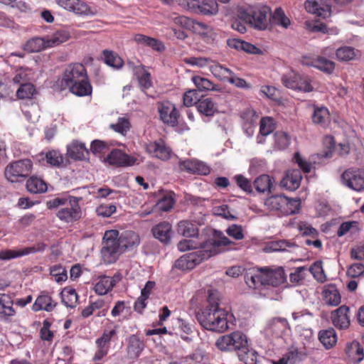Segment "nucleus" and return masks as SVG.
Wrapping results in <instances>:
<instances>
[{
	"instance_id": "nucleus-3",
	"label": "nucleus",
	"mask_w": 364,
	"mask_h": 364,
	"mask_svg": "<svg viewBox=\"0 0 364 364\" xmlns=\"http://www.w3.org/2000/svg\"><path fill=\"white\" fill-rule=\"evenodd\" d=\"M62 82L69 91L77 97L91 96L92 86L87 70L82 63H70L63 72Z\"/></svg>"
},
{
	"instance_id": "nucleus-37",
	"label": "nucleus",
	"mask_w": 364,
	"mask_h": 364,
	"mask_svg": "<svg viewBox=\"0 0 364 364\" xmlns=\"http://www.w3.org/2000/svg\"><path fill=\"white\" fill-rule=\"evenodd\" d=\"M62 302L69 308H75L78 302L79 296L76 290L71 287H65L61 293Z\"/></svg>"
},
{
	"instance_id": "nucleus-63",
	"label": "nucleus",
	"mask_w": 364,
	"mask_h": 364,
	"mask_svg": "<svg viewBox=\"0 0 364 364\" xmlns=\"http://www.w3.org/2000/svg\"><path fill=\"white\" fill-rule=\"evenodd\" d=\"M117 211L114 204H101L96 208L97 215L103 218H109Z\"/></svg>"
},
{
	"instance_id": "nucleus-4",
	"label": "nucleus",
	"mask_w": 364,
	"mask_h": 364,
	"mask_svg": "<svg viewBox=\"0 0 364 364\" xmlns=\"http://www.w3.org/2000/svg\"><path fill=\"white\" fill-rule=\"evenodd\" d=\"M227 237L222 235L218 240L215 238H208L206 240L199 242L198 249L196 251L186 254L195 268L196 266L200 264L212 256L220 252L223 247H226L232 244Z\"/></svg>"
},
{
	"instance_id": "nucleus-11",
	"label": "nucleus",
	"mask_w": 364,
	"mask_h": 364,
	"mask_svg": "<svg viewBox=\"0 0 364 364\" xmlns=\"http://www.w3.org/2000/svg\"><path fill=\"white\" fill-rule=\"evenodd\" d=\"M186 8L191 13L203 16H215L219 11L215 0H186Z\"/></svg>"
},
{
	"instance_id": "nucleus-5",
	"label": "nucleus",
	"mask_w": 364,
	"mask_h": 364,
	"mask_svg": "<svg viewBox=\"0 0 364 364\" xmlns=\"http://www.w3.org/2000/svg\"><path fill=\"white\" fill-rule=\"evenodd\" d=\"M80 198L69 196L68 197L55 198L47 201L48 209L63 206L57 213V217L65 223H73L81 218L82 212L79 205Z\"/></svg>"
},
{
	"instance_id": "nucleus-51",
	"label": "nucleus",
	"mask_w": 364,
	"mask_h": 364,
	"mask_svg": "<svg viewBox=\"0 0 364 364\" xmlns=\"http://www.w3.org/2000/svg\"><path fill=\"white\" fill-rule=\"evenodd\" d=\"M274 146L279 150L287 149L290 144V136L285 132L277 131L274 134Z\"/></svg>"
},
{
	"instance_id": "nucleus-7",
	"label": "nucleus",
	"mask_w": 364,
	"mask_h": 364,
	"mask_svg": "<svg viewBox=\"0 0 364 364\" xmlns=\"http://www.w3.org/2000/svg\"><path fill=\"white\" fill-rule=\"evenodd\" d=\"M265 208L278 215H289L299 212L301 202L299 199L286 197L284 195H273L264 200Z\"/></svg>"
},
{
	"instance_id": "nucleus-27",
	"label": "nucleus",
	"mask_w": 364,
	"mask_h": 364,
	"mask_svg": "<svg viewBox=\"0 0 364 364\" xmlns=\"http://www.w3.org/2000/svg\"><path fill=\"white\" fill-rule=\"evenodd\" d=\"M14 301L11 296L6 294H0V317L8 321L16 315L13 308Z\"/></svg>"
},
{
	"instance_id": "nucleus-15",
	"label": "nucleus",
	"mask_w": 364,
	"mask_h": 364,
	"mask_svg": "<svg viewBox=\"0 0 364 364\" xmlns=\"http://www.w3.org/2000/svg\"><path fill=\"white\" fill-rule=\"evenodd\" d=\"M173 23L183 28L192 31L200 35H206L212 28L207 24L196 21L185 16H178L173 19Z\"/></svg>"
},
{
	"instance_id": "nucleus-8",
	"label": "nucleus",
	"mask_w": 364,
	"mask_h": 364,
	"mask_svg": "<svg viewBox=\"0 0 364 364\" xmlns=\"http://www.w3.org/2000/svg\"><path fill=\"white\" fill-rule=\"evenodd\" d=\"M33 169V162L29 159H20L9 163L5 168L4 176L11 183H17L27 178Z\"/></svg>"
},
{
	"instance_id": "nucleus-13",
	"label": "nucleus",
	"mask_w": 364,
	"mask_h": 364,
	"mask_svg": "<svg viewBox=\"0 0 364 364\" xmlns=\"http://www.w3.org/2000/svg\"><path fill=\"white\" fill-rule=\"evenodd\" d=\"M145 151L152 158L161 161H168L172 154V149L164 140L159 139L149 141L144 145Z\"/></svg>"
},
{
	"instance_id": "nucleus-47",
	"label": "nucleus",
	"mask_w": 364,
	"mask_h": 364,
	"mask_svg": "<svg viewBox=\"0 0 364 364\" xmlns=\"http://www.w3.org/2000/svg\"><path fill=\"white\" fill-rule=\"evenodd\" d=\"M269 23L287 28L290 24V20L281 8H277L273 14L270 12Z\"/></svg>"
},
{
	"instance_id": "nucleus-32",
	"label": "nucleus",
	"mask_w": 364,
	"mask_h": 364,
	"mask_svg": "<svg viewBox=\"0 0 364 364\" xmlns=\"http://www.w3.org/2000/svg\"><path fill=\"white\" fill-rule=\"evenodd\" d=\"M196 107L198 111L205 117H213L218 111L216 103L210 97L199 99Z\"/></svg>"
},
{
	"instance_id": "nucleus-33",
	"label": "nucleus",
	"mask_w": 364,
	"mask_h": 364,
	"mask_svg": "<svg viewBox=\"0 0 364 364\" xmlns=\"http://www.w3.org/2000/svg\"><path fill=\"white\" fill-rule=\"evenodd\" d=\"M346 353L348 359L353 363H360L364 358L363 348L358 341H353L347 345Z\"/></svg>"
},
{
	"instance_id": "nucleus-35",
	"label": "nucleus",
	"mask_w": 364,
	"mask_h": 364,
	"mask_svg": "<svg viewBox=\"0 0 364 364\" xmlns=\"http://www.w3.org/2000/svg\"><path fill=\"white\" fill-rule=\"evenodd\" d=\"M46 37H33L26 41L23 45V50L28 53H38L46 48L47 47Z\"/></svg>"
},
{
	"instance_id": "nucleus-55",
	"label": "nucleus",
	"mask_w": 364,
	"mask_h": 364,
	"mask_svg": "<svg viewBox=\"0 0 364 364\" xmlns=\"http://www.w3.org/2000/svg\"><path fill=\"white\" fill-rule=\"evenodd\" d=\"M90 150L95 155H104L110 151V144L105 141L95 139L91 143Z\"/></svg>"
},
{
	"instance_id": "nucleus-49",
	"label": "nucleus",
	"mask_w": 364,
	"mask_h": 364,
	"mask_svg": "<svg viewBox=\"0 0 364 364\" xmlns=\"http://www.w3.org/2000/svg\"><path fill=\"white\" fill-rule=\"evenodd\" d=\"M212 64L209 65V68L211 73L217 78L226 80L229 75L232 74V71L230 69L223 67L218 63L211 62Z\"/></svg>"
},
{
	"instance_id": "nucleus-50",
	"label": "nucleus",
	"mask_w": 364,
	"mask_h": 364,
	"mask_svg": "<svg viewBox=\"0 0 364 364\" xmlns=\"http://www.w3.org/2000/svg\"><path fill=\"white\" fill-rule=\"evenodd\" d=\"M115 338H117L116 328H106L104 330L102 336L96 340L95 343L109 349L111 341Z\"/></svg>"
},
{
	"instance_id": "nucleus-23",
	"label": "nucleus",
	"mask_w": 364,
	"mask_h": 364,
	"mask_svg": "<svg viewBox=\"0 0 364 364\" xmlns=\"http://www.w3.org/2000/svg\"><path fill=\"white\" fill-rule=\"evenodd\" d=\"M58 305L51 296L49 292L46 291H41L40 295L36 298L32 306V310L35 312L39 311H46L47 312L53 311Z\"/></svg>"
},
{
	"instance_id": "nucleus-14",
	"label": "nucleus",
	"mask_w": 364,
	"mask_h": 364,
	"mask_svg": "<svg viewBox=\"0 0 364 364\" xmlns=\"http://www.w3.org/2000/svg\"><path fill=\"white\" fill-rule=\"evenodd\" d=\"M158 111L161 121L169 126L176 127L178 124L179 112L175 105L169 101L159 103Z\"/></svg>"
},
{
	"instance_id": "nucleus-60",
	"label": "nucleus",
	"mask_w": 364,
	"mask_h": 364,
	"mask_svg": "<svg viewBox=\"0 0 364 364\" xmlns=\"http://www.w3.org/2000/svg\"><path fill=\"white\" fill-rule=\"evenodd\" d=\"M234 180L237 186L247 194L253 193V188L251 181L242 174L235 175Z\"/></svg>"
},
{
	"instance_id": "nucleus-45",
	"label": "nucleus",
	"mask_w": 364,
	"mask_h": 364,
	"mask_svg": "<svg viewBox=\"0 0 364 364\" xmlns=\"http://www.w3.org/2000/svg\"><path fill=\"white\" fill-rule=\"evenodd\" d=\"M323 297L330 306H338L341 303V295L335 285H329L323 290Z\"/></svg>"
},
{
	"instance_id": "nucleus-38",
	"label": "nucleus",
	"mask_w": 364,
	"mask_h": 364,
	"mask_svg": "<svg viewBox=\"0 0 364 364\" xmlns=\"http://www.w3.org/2000/svg\"><path fill=\"white\" fill-rule=\"evenodd\" d=\"M134 75L142 90L149 89L152 86L151 74L144 66L136 67L134 69Z\"/></svg>"
},
{
	"instance_id": "nucleus-39",
	"label": "nucleus",
	"mask_w": 364,
	"mask_h": 364,
	"mask_svg": "<svg viewBox=\"0 0 364 364\" xmlns=\"http://www.w3.org/2000/svg\"><path fill=\"white\" fill-rule=\"evenodd\" d=\"M26 188L31 193H41L47 191L48 186L42 178L31 176L26 181Z\"/></svg>"
},
{
	"instance_id": "nucleus-2",
	"label": "nucleus",
	"mask_w": 364,
	"mask_h": 364,
	"mask_svg": "<svg viewBox=\"0 0 364 364\" xmlns=\"http://www.w3.org/2000/svg\"><path fill=\"white\" fill-rule=\"evenodd\" d=\"M197 320L206 330L223 333L228 328V312L219 307L218 299L209 291L208 305L197 314Z\"/></svg>"
},
{
	"instance_id": "nucleus-40",
	"label": "nucleus",
	"mask_w": 364,
	"mask_h": 364,
	"mask_svg": "<svg viewBox=\"0 0 364 364\" xmlns=\"http://www.w3.org/2000/svg\"><path fill=\"white\" fill-rule=\"evenodd\" d=\"M159 194L161 198H159L156 204V208L161 211H169L173 208L175 204V200L173 197L172 193L161 191Z\"/></svg>"
},
{
	"instance_id": "nucleus-34",
	"label": "nucleus",
	"mask_w": 364,
	"mask_h": 364,
	"mask_svg": "<svg viewBox=\"0 0 364 364\" xmlns=\"http://www.w3.org/2000/svg\"><path fill=\"white\" fill-rule=\"evenodd\" d=\"M47 40V47L53 48L60 46L66 42L70 38V32L67 30H58L51 36H46Z\"/></svg>"
},
{
	"instance_id": "nucleus-62",
	"label": "nucleus",
	"mask_w": 364,
	"mask_h": 364,
	"mask_svg": "<svg viewBox=\"0 0 364 364\" xmlns=\"http://www.w3.org/2000/svg\"><path fill=\"white\" fill-rule=\"evenodd\" d=\"M285 356L290 363L295 364L303 360L306 358V355L302 351L298 350L296 348H291L285 354Z\"/></svg>"
},
{
	"instance_id": "nucleus-36",
	"label": "nucleus",
	"mask_w": 364,
	"mask_h": 364,
	"mask_svg": "<svg viewBox=\"0 0 364 364\" xmlns=\"http://www.w3.org/2000/svg\"><path fill=\"white\" fill-rule=\"evenodd\" d=\"M318 339L326 349H331L336 344L337 335L333 328H329L319 331Z\"/></svg>"
},
{
	"instance_id": "nucleus-52",
	"label": "nucleus",
	"mask_w": 364,
	"mask_h": 364,
	"mask_svg": "<svg viewBox=\"0 0 364 364\" xmlns=\"http://www.w3.org/2000/svg\"><path fill=\"white\" fill-rule=\"evenodd\" d=\"M105 63L114 68H121L123 65L122 59L114 52L105 50L102 53Z\"/></svg>"
},
{
	"instance_id": "nucleus-25",
	"label": "nucleus",
	"mask_w": 364,
	"mask_h": 364,
	"mask_svg": "<svg viewBox=\"0 0 364 364\" xmlns=\"http://www.w3.org/2000/svg\"><path fill=\"white\" fill-rule=\"evenodd\" d=\"M313 113L311 120L313 124L326 129L331 124V114L328 109L324 106L312 105Z\"/></svg>"
},
{
	"instance_id": "nucleus-18",
	"label": "nucleus",
	"mask_w": 364,
	"mask_h": 364,
	"mask_svg": "<svg viewBox=\"0 0 364 364\" xmlns=\"http://www.w3.org/2000/svg\"><path fill=\"white\" fill-rule=\"evenodd\" d=\"M262 277L263 279V285L278 287L286 280L284 271L282 267L276 269L262 267Z\"/></svg>"
},
{
	"instance_id": "nucleus-9",
	"label": "nucleus",
	"mask_w": 364,
	"mask_h": 364,
	"mask_svg": "<svg viewBox=\"0 0 364 364\" xmlns=\"http://www.w3.org/2000/svg\"><path fill=\"white\" fill-rule=\"evenodd\" d=\"M218 349L223 351H236L239 353L248 346L246 336L240 331H234L222 336L215 343Z\"/></svg>"
},
{
	"instance_id": "nucleus-57",
	"label": "nucleus",
	"mask_w": 364,
	"mask_h": 364,
	"mask_svg": "<svg viewBox=\"0 0 364 364\" xmlns=\"http://www.w3.org/2000/svg\"><path fill=\"white\" fill-rule=\"evenodd\" d=\"M336 58L341 61H349L355 58V49L350 46H343L336 50Z\"/></svg>"
},
{
	"instance_id": "nucleus-17",
	"label": "nucleus",
	"mask_w": 364,
	"mask_h": 364,
	"mask_svg": "<svg viewBox=\"0 0 364 364\" xmlns=\"http://www.w3.org/2000/svg\"><path fill=\"white\" fill-rule=\"evenodd\" d=\"M46 245L39 242L32 247H28L21 250H5L0 251V260H9L22 257L31 253L41 252L46 250Z\"/></svg>"
},
{
	"instance_id": "nucleus-53",
	"label": "nucleus",
	"mask_w": 364,
	"mask_h": 364,
	"mask_svg": "<svg viewBox=\"0 0 364 364\" xmlns=\"http://www.w3.org/2000/svg\"><path fill=\"white\" fill-rule=\"evenodd\" d=\"M275 129L274 119L270 117H262L259 122V134L266 136Z\"/></svg>"
},
{
	"instance_id": "nucleus-6",
	"label": "nucleus",
	"mask_w": 364,
	"mask_h": 364,
	"mask_svg": "<svg viewBox=\"0 0 364 364\" xmlns=\"http://www.w3.org/2000/svg\"><path fill=\"white\" fill-rule=\"evenodd\" d=\"M269 16L270 8L268 6L240 8L237 11L238 18L258 30L267 28Z\"/></svg>"
},
{
	"instance_id": "nucleus-64",
	"label": "nucleus",
	"mask_w": 364,
	"mask_h": 364,
	"mask_svg": "<svg viewBox=\"0 0 364 364\" xmlns=\"http://www.w3.org/2000/svg\"><path fill=\"white\" fill-rule=\"evenodd\" d=\"M294 161L299 166V170L305 173H310L312 164L303 159L299 152H296L294 155Z\"/></svg>"
},
{
	"instance_id": "nucleus-29",
	"label": "nucleus",
	"mask_w": 364,
	"mask_h": 364,
	"mask_svg": "<svg viewBox=\"0 0 364 364\" xmlns=\"http://www.w3.org/2000/svg\"><path fill=\"white\" fill-rule=\"evenodd\" d=\"M151 232L155 238L167 244L171 240V225L168 222L160 223L152 228Z\"/></svg>"
},
{
	"instance_id": "nucleus-54",
	"label": "nucleus",
	"mask_w": 364,
	"mask_h": 364,
	"mask_svg": "<svg viewBox=\"0 0 364 364\" xmlns=\"http://www.w3.org/2000/svg\"><path fill=\"white\" fill-rule=\"evenodd\" d=\"M50 274L55 278V281L58 283L65 282L68 279L67 270L60 264L51 266Z\"/></svg>"
},
{
	"instance_id": "nucleus-10",
	"label": "nucleus",
	"mask_w": 364,
	"mask_h": 364,
	"mask_svg": "<svg viewBox=\"0 0 364 364\" xmlns=\"http://www.w3.org/2000/svg\"><path fill=\"white\" fill-rule=\"evenodd\" d=\"M282 82L286 87L295 90L309 92L314 90L311 80L307 77L302 76L293 70L284 74Z\"/></svg>"
},
{
	"instance_id": "nucleus-24",
	"label": "nucleus",
	"mask_w": 364,
	"mask_h": 364,
	"mask_svg": "<svg viewBox=\"0 0 364 364\" xmlns=\"http://www.w3.org/2000/svg\"><path fill=\"white\" fill-rule=\"evenodd\" d=\"M301 179L302 174L299 169L288 170L280 181V186L294 191L300 186Z\"/></svg>"
},
{
	"instance_id": "nucleus-16",
	"label": "nucleus",
	"mask_w": 364,
	"mask_h": 364,
	"mask_svg": "<svg viewBox=\"0 0 364 364\" xmlns=\"http://www.w3.org/2000/svg\"><path fill=\"white\" fill-rule=\"evenodd\" d=\"M105 161L111 165L117 166H131L134 164H139V161L137 157L129 155L119 149H113L107 156Z\"/></svg>"
},
{
	"instance_id": "nucleus-48",
	"label": "nucleus",
	"mask_w": 364,
	"mask_h": 364,
	"mask_svg": "<svg viewBox=\"0 0 364 364\" xmlns=\"http://www.w3.org/2000/svg\"><path fill=\"white\" fill-rule=\"evenodd\" d=\"M192 81L200 91H206V90H214L218 91L220 90L219 86L215 85L212 81L208 80V78L201 77V76H193L192 77Z\"/></svg>"
},
{
	"instance_id": "nucleus-21",
	"label": "nucleus",
	"mask_w": 364,
	"mask_h": 364,
	"mask_svg": "<svg viewBox=\"0 0 364 364\" xmlns=\"http://www.w3.org/2000/svg\"><path fill=\"white\" fill-rule=\"evenodd\" d=\"M304 6L308 12L323 18L331 15V7L327 0H306Z\"/></svg>"
},
{
	"instance_id": "nucleus-44",
	"label": "nucleus",
	"mask_w": 364,
	"mask_h": 364,
	"mask_svg": "<svg viewBox=\"0 0 364 364\" xmlns=\"http://www.w3.org/2000/svg\"><path fill=\"white\" fill-rule=\"evenodd\" d=\"M296 245L291 242L280 240L272 241L267 244L264 250L266 252H284L289 251L290 248L294 247Z\"/></svg>"
},
{
	"instance_id": "nucleus-56",
	"label": "nucleus",
	"mask_w": 364,
	"mask_h": 364,
	"mask_svg": "<svg viewBox=\"0 0 364 364\" xmlns=\"http://www.w3.org/2000/svg\"><path fill=\"white\" fill-rule=\"evenodd\" d=\"M240 360L244 362L245 364H257V353L250 349L249 346L245 347L239 353H237Z\"/></svg>"
},
{
	"instance_id": "nucleus-59",
	"label": "nucleus",
	"mask_w": 364,
	"mask_h": 364,
	"mask_svg": "<svg viewBox=\"0 0 364 364\" xmlns=\"http://www.w3.org/2000/svg\"><path fill=\"white\" fill-rule=\"evenodd\" d=\"M131 127L130 122L124 117H119L115 124H111L110 128L122 135H125Z\"/></svg>"
},
{
	"instance_id": "nucleus-28",
	"label": "nucleus",
	"mask_w": 364,
	"mask_h": 364,
	"mask_svg": "<svg viewBox=\"0 0 364 364\" xmlns=\"http://www.w3.org/2000/svg\"><path fill=\"white\" fill-rule=\"evenodd\" d=\"M133 39L137 44L148 46L154 50L162 52L165 50V46L162 41L156 38L136 33L134 36Z\"/></svg>"
},
{
	"instance_id": "nucleus-31",
	"label": "nucleus",
	"mask_w": 364,
	"mask_h": 364,
	"mask_svg": "<svg viewBox=\"0 0 364 364\" xmlns=\"http://www.w3.org/2000/svg\"><path fill=\"white\" fill-rule=\"evenodd\" d=\"M274 183V178L267 174H262L255 179L253 186L258 193H271Z\"/></svg>"
},
{
	"instance_id": "nucleus-19",
	"label": "nucleus",
	"mask_w": 364,
	"mask_h": 364,
	"mask_svg": "<svg viewBox=\"0 0 364 364\" xmlns=\"http://www.w3.org/2000/svg\"><path fill=\"white\" fill-rule=\"evenodd\" d=\"M303 65L314 67L326 73L331 74L335 69V63L322 56H303Z\"/></svg>"
},
{
	"instance_id": "nucleus-26",
	"label": "nucleus",
	"mask_w": 364,
	"mask_h": 364,
	"mask_svg": "<svg viewBox=\"0 0 364 364\" xmlns=\"http://www.w3.org/2000/svg\"><path fill=\"white\" fill-rule=\"evenodd\" d=\"M67 155L75 161H84L89 156V151L84 143L74 140L67 146Z\"/></svg>"
},
{
	"instance_id": "nucleus-22",
	"label": "nucleus",
	"mask_w": 364,
	"mask_h": 364,
	"mask_svg": "<svg viewBox=\"0 0 364 364\" xmlns=\"http://www.w3.org/2000/svg\"><path fill=\"white\" fill-rule=\"evenodd\" d=\"M179 168L181 171L188 173L199 175H208L210 170L204 163L194 159H186L178 162Z\"/></svg>"
},
{
	"instance_id": "nucleus-41",
	"label": "nucleus",
	"mask_w": 364,
	"mask_h": 364,
	"mask_svg": "<svg viewBox=\"0 0 364 364\" xmlns=\"http://www.w3.org/2000/svg\"><path fill=\"white\" fill-rule=\"evenodd\" d=\"M71 7L69 11L79 16H93L96 14V11L82 0H75Z\"/></svg>"
},
{
	"instance_id": "nucleus-30",
	"label": "nucleus",
	"mask_w": 364,
	"mask_h": 364,
	"mask_svg": "<svg viewBox=\"0 0 364 364\" xmlns=\"http://www.w3.org/2000/svg\"><path fill=\"white\" fill-rule=\"evenodd\" d=\"M116 283L114 277L101 276L95 284L94 290L99 295H105L113 289Z\"/></svg>"
},
{
	"instance_id": "nucleus-42",
	"label": "nucleus",
	"mask_w": 364,
	"mask_h": 364,
	"mask_svg": "<svg viewBox=\"0 0 364 364\" xmlns=\"http://www.w3.org/2000/svg\"><path fill=\"white\" fill-rule=\"evenodd\" d=\"M198 232L197 226L190 221L182 220L178 223V232L184 237H196L198 235Z\"/></svg>"
},
{
	"instance_id": "nucleus-58",
	"label": "nucleus",
	"mask_w": 364,
	"mask_h": 364,
	"mask_svg": "<svg viewBox=\"0 0 364 364\" xmlns=\"http://www.w3.org/2000/svg\"><path fill=\"white\" fill-rule=\"evenodd\" d=\"M46 162L52 166L59 167L63 163V155L58 151L52 150L48 151L45 158Z\"/></svg>"
},
{
	"instance_id": "nucleus-46",
	"label": "nucleus",
	"mask_w": 364,
	"mask_h": 364,
	"mask_svg": "<svg viewBox=\"0 0 364 364\" xmlns=\"http://www.w3.org/2000/svg\"><path fill=\"white\" fill-rule=\"evenodd\" d=\"M37 94L35 85L30 82L21 84L16 90V97L19 100H30Z\"/></svg>"
},
{
	"instance_id": "nucleus-12",
	"label": "nucleus",
	"mask_w": 364,
	"mask_h": 364,
	"mask_svg": "<svg viewBox=\"0 0 364 364\" xmlns=\"http://www.w3.org/2000/svg\"><path fill=\"white\" fill-rule=\"evenodd\" d=\"M341 181L349 188L360 191L364 189V170L357 168H348L342 173Z\"/></svg>"
},
{
	"instance_id": "nucleus-43",
	"label": "nucleus",
	"mask_w": 364,
	"mask_h": 364,
	"mask_svg": "<svg viewBox=\"0 0 364 364\" xmlns=\"http://www.w3.org/2000/svg\"><path fill=\"white\" fill-rule=\"evenodd\" d=\"M245 280L250 288L257 289L260 285H263L262 268L252 269L251 272H247L245 276Z\"/></svg>"
},
{
	"instance_id": "nucleus-61",
	"label": "nucleus",
	"mask_w": 364,
	"mask_h": 364,
	"mask_svg": "<svg viewBox=\"0 0 364 364\" xmlns=\"http://www.w3.org/2000/svg\"><path fill=\"white\" fill-rule=\"evenodd\" d=\"M309 271L318 282L323 283L326 282V277L321 261L315 262L309 268Z\"/></svg>"
},
{
	"instance_id": "nucleus-20",
	"label": "nucleus",
	"mask_w": 364,
	"mask_h": 364,
	"mask_svg": "<svg viewBox=\"0 0 364 364\" xmlns=\"http://www.w3.org/2000/svg\"><path fill=\"white\" fill-rule=\"evenodd\" d=\"M331 318L333 325L341 330L347 329L350 323L349 307L342 305L331 312Z\"/></svg>"
},
{
	"instance_id": "nucleus-1",
	"label": "nucleus",
	"mask_w": 364,
	"mask_h": 364,
	"mask_svg": "<svg viewBox=\"0 0 364 364\" xmlns=\"http://www.w3.org/2000/svg\"><path fill=\"white\" fill-rule=\"evenodd\" d=\"M140 243L139 235L132 230L121 233L117 230H109L105 232L101 255L106 264L115 262L124 252L136 247Z\"/></svg>"
}]
</instances>
